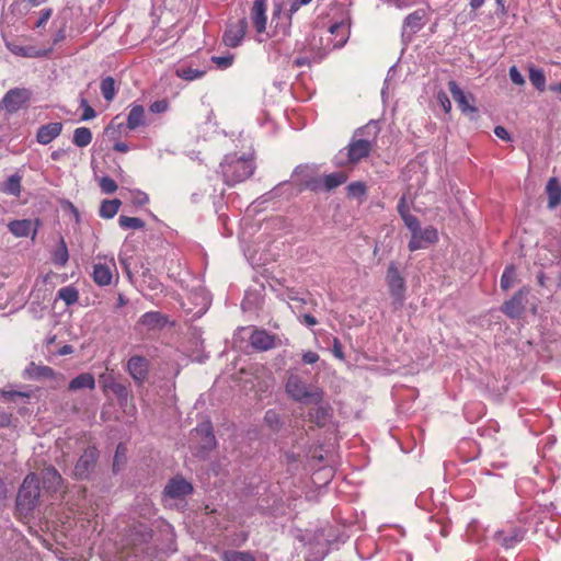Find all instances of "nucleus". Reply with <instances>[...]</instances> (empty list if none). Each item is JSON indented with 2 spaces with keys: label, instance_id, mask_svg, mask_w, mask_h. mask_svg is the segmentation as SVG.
Here are the masks:
<instances>
[{
  "label": "nucleus",
  "instance_id": "1",
  "mask_svg": "<svg viewBox=\"0 0 561 561\" xmlns=\"http://www.w3.org/2000/svg\"><path fill=\"white\" fill-rule=\"evenodd\" d=\"M221 174L227 185H236L249 179L255 169L252 159L228 154L220 163Z\"/></svg>",
  "mask_w": 561,
  "mask_h": 561
},
{
  "label": "nucleus",
  "instance_id": "2",
  "mask_svg": "<svg viewBox=\"0 0 561 561\" xmlns=\"http://www.w3.org/2000/svg\"><path fill=\"white\" fill-rule=\"evenodd\" d=\"M41 494L39 481L35 473H28L16 496V511L27 517L38 504Z\"/></svg>",
  "mask_w": 561,
  "mask_h": 561
},
{
  "label": "nucleus",
  "instance_id": "3",
  "mask_svg": "<svg viewBox=\"0 0 561 561\" xmlns=\"http://www.w3.org/2000/svg\"><path fill=\"white\" fill-rule=\"evenodd\" d=\"M286 392L298 402L320 404L323 399L318 388L310 390L299 376L291 375L286 382Z\"/></svg>",
  "mask_w": 561,
  "mask_h": 561
},
{
  "label": "nucleus",
  "instance_id": "4",
  "mask_svg": "<svg viewBox=\"0 0 561 561\" xmlns=\"http://www.w3.org/2000/svg\"><path fill=\"white\" fill-rule=\"evenodd\" d=\"M31 99V92L25 88H14L9 90L0 102V111L3 108L8 113H16Z\"/></svg>",
  "mask_w": 561,
  "mask_h": 561
},
{
  "label": "nucleus",
  "instance_id": "5",
  "mask_svg": "<svg viewBox=\"0 0 561 561\" xmlns=\"http://www.w3.org/2000/svg\"><path fill=\"white\" fill-rule=\"evenodd\" d=\"M374 145L373 140L354 137L346 147L347 163L354 165L367 158L373 151Z\"/></svg>",
  "mask_w": 561,
  "mask_h": 561
},
{
  "label": "nucleus",
  "instance_id": "6",
  "mask_svg": "<svg viewBox=\"0 0 561 561\" xmlns=\"http://www.w3.org/2000/svg\"><path fill=\"white\" fill-rule=\"evenodd\" d=\"M252 348L259 352L270 351L280 344L277 335L271 334L264 329H255L249 337Z\"/></svg>",
  "mask_w": 561,
  "mask_h": 561
},
{
  "label": "nucleus",
  "instance_id": "7",
  "mask_svg": "<svg viewBox=\"0 0 561 561\" xmlns=\"http://www.w3.org/2000/svg\"><path fill=\"white\" fill-rule=\"evenodd\" d=\"M192 483L182 476H175L170 479L163 489V495L172 500L184 499L192 494Z\"/></svg>",
  "mask_w": 561,
  "mask_h": 561
},
{
  "label": "nucleus",
  "instance_id": "8",
  "mask_svg": "<svg viewBox=\"0 0 561 561\" xmlns=\"http://www.w3.org/2000/svg\"><path fill=\"white\" fill-rule=\"evenodd\" d=\"M386 280L390 295L401 302L405 295V282L394 263L389 264Z\"/></svg>",
  "mask_w": 561,
  "mask_h": 561
},
{
  "label": "nucleus",
  "instance_id": "9",
  "mask_svg": "<svg viewBox=\"0 0 561 561\" xmlns=\"http://www.w3.org/2000/svg\"><path fill=\"white\" fill-rule=\"evenodd\" d=\"M248 28V21L245 18L239 20L236 23L228 24L224 35L222 42L227 47H238L245 36Z\"/></svg>",
  "mask_w": 561,
  "mask_h": 561
},
{
  "label": "nucleus",
  "instance_id": "10",
  "mask_svg": "<svg viewBox=\"0 0 561 561\" xmlns=\"http://www.w3.org/2000/svg\"><path fill=\"white\" fill-rule=\"evenodd\" d=\"M98 458L99 451L95 447L87 448L75 466V476L78 479H87L93 471Z\"/></svg>",
  "mask_w": 561,
  "mask_h": 561
},
{
  "label": "nucleus",
  "instance_id": "11",
  "mask_svg": "<svg viewBox=\"0 0 561 561\" xmlns=\"http://www.w3.org/2000/svg\"><path fill=\"white\" fill-rule=\"evenodd\" d=\"M39 226V219H35L34 221L31 219H18L10 221L8 224V229L16 238L31 236L32 239H35Z\"/></svg>",
  "mask_w": 561,
  "mask_h": 561
},
{
  "label": "nucleus",
  "instance_id": "12",
  "mask_svg": "<svg viewBox=\"0 0 561 561\" xmlns=\"http://www.w3.org/2000/svg\"><path fill=\"white\" fill-rule=\"evenodd\" d=\"M438 241V231L435 227L428 226L421 229L416 234L411 236L408 248L411 252L426 248L427 244H433Z\"/></svg>",
  "mask_w": 561,
  "mask_h": 561
},
{
  "label": "nucleus",
  "instance_id": "13",
  "mask_svg": "<svg viewBox=\"0 0 561 561\" xmlns=\"http://www.w3.org/2000/svg\"><path fill=\"white\" fill-rule=\"evenodd\" d=\"M127 371L136 382L142 383L149 371L148 359L139 355L131 356L127 362Z\"/></svg>",
  "mask_w": 561,
  "mask_h": 561
},
{
  "label": "nucleus",
  "instance_id": "14",
  "mask_svg": "<svg viewBox=\"0 0 561 561\" xmlns=\"http://www.w3.org/2000/svg\"><path fill=\"white\" fill-rule=\"evenodd\" d=\"M525 530L520 527L512 526L510 529L497 530L494 539L506 549L513 548L524 539Z\"/></svg>",
  "mask_w": 561,
  "mask_h": 561
},
{
  "label": "nucleus",
  "instance_id": "15",
  "mask_svg": "<svg viewBox=\"0 0 561 561\" xmlns=\"http://www.w3.org/2000/svg\"><path fill=\"white\" fill-rule=\"evenodd\" d=\"M267 0H255L251 8V21L257 33H264L267 23Z\"/></svg>",
  "mask_w": 561,
  "mask_h": 561
},
{
  "label": "nucleus",
  "instance_id": "16",
  "mask_svg": "<svg viewBox=\"0 0 561 561\" xmlns=\"http://www.w3.org/2000/svg\"><path fill=\"white\" fill-rule=\"evenodd\" d=\"M448 88L453 99L457 103L458 107L462 113H474L477 108L470 104V100H473L471 94H466L457 84L456 81L451 80L448 82Z\"/></svg>",
  "mask_w": 561,
  "mask_h": 561
},
{
  "label": "nucleus",
  "instance_id": "17",
  "mask_svg": "<svg viewBox=\"0 0 561 561\" xmlns=\"http://www.w3.org/2000/svg\"><path fill=\"white\" fill-rule=\"evenodd\" d=\"M44 489L50 493H56L62 488V477L53 466L46 467L42 471Z\"/></svg>",
  "mask_w": 561,
  "mask_h": 561
},
{
  "label": "nucleus",
  "instance_id": "18",
  "mask_svg": "<svg viewBox=\"0 0 561 561\" xmlns=\"http://www.w3.org/2000/svg\"><path fill=\"white\" fill-rule=\"evenodd\" d=\"M62 131V123L54 122L42 125L36 134V140L41 145H48Z\"/></svg>",
  "mask_w": 561,
  "mask_h": 561
},
{
  "label": "nucleus",
  "instance_id": "19",
  "mask_svg": "<svg viewBox=\"0 0 561 561\" xmlns=\"http://www.w3.org/2000/svg\"><path fill=\"white\" fill-rule=\"evenodd\" d=\"M525 293L518 290L510 300L505 301L502 311L510 318H518L524 311Z\"/></svg>",
  "mask_w": 561,
  "mask_h": 561
},
{
  "label": "nucleus",
  "instance_id": "20",
  "mask_svg": "<svg viewBox=\"0 0 561 561\" xmlns=\"http://www.w3.org/2000/svg\"><path fill=\"white\" fill-rule=\"evenodd\" d=\"M167 317L159 311H149L144 313L139 319V324L144 325L147 330H160L164 328Z\"/></svg>",
  "mask_w": 561,
  "mask_h": 561
},
{
  "label": "nucleus",
  "instance_id": "21",
  "mask_svg": "<svg viewBox=\"0 0 561 561\" xmlns=\"http://www.w3.org/2000/svg\"><path fill=\"white\" fill-rule=\"evenodd\" d=\"M197 436H201L204 440L203 448L211 449L216 446V438L213 431L210 421L203 422L194 430Z\"/></svg>",
  "mask_w": 561,
  "mask_h": 561
},
{
  "label": "nucleus",
  "instance_id": "22",
  "mask_svg": "<svg viewBox=\"0 0 561 561\" xmlns=\"http://www.w3.org/2000/svg\"><path fill=\"white\" fill-rule=\"evenodd\" d=\"M93 280L99 286H107L112 283V268L106 264L96 263L93 266Z\"/></svg>",
  "mask_w": 561,
  "mask_h": 561
},
{
  "label": "nucleus",
  "instance_id": "23",
  "mask_svg": "<svg viewBox=\"0 0 561 561\" xmlns=\"http://www.w3.org/2000/svg\"><path fill=\"white\" fill-rule=\"evenodd\" d=\"M104 387H105V389L110 390L116 397L118 404L121 407L126 405L127 402L129 400H131V396H130L128 388L121 382L112 381V382L105 383Z\"/></svg>",
  "mask_w": 561,
  "mask_h": 561
},
{
  "label": "nucleus",
  "instance_id": "24",
  "mask_svg": "<svg viewBox=\"0 0 561 561\" xmlns=\"http://www.w3.org/2000/svg\"><path fill=\"white\" fill-rule=\"evenodd\" d=\"M95 379L94 376L90 373H83L73 378L68 386V389L71 391H77L80 389H94Z\"/></svg>",
  "mask_w": 561,
  "mask_h": 561
},
{
  "label": "nucleus",
  "instance_id": "25",
  "mask_svg": "<svg viewBox=\"0 0 561 561\" xmlns=\"http://www.w3.org/2000/svg\"><path fill=\"white\" fill-rule=\"evenodd\" d=\"M26 373H27L28 377L32 379H41V378L53 379L56 376V374L51 367L45 366V365H37L34 362H32L27 366Z\"/></svg>",
  "mask_w": 561,
  "mask_h": 561
},
{
  "label": "nucleus",
  "instance_id": "26",
  "mask_svg": "<svg viewBox=\"0 0 561 561\" xmlns=\"http://www.w3.org/2000/svg\"><path fill=\"white\" fill-rule=\"evenodd\" d=\"M548 206L554 208L561 203V186L556 178H551L547 184Z\"/></svg>",
  "mask_w": 561,
  "mask_h": 561
},
{
  "label": "nucleus",
  "instance_id": "27",
  "mask_svg": "<svg viewBox=\"0 0 561 561\" xmlns=\"http://www.w3.org/2000/svg\"><path fill=\"white\" fill-rule=\"evenodd\" d=\"M322 178H323V191L330 192V191L339 187L340 185L344 184L347 181L348 175H347V173L340 171V172L327 174Z\"/></svg>",
  "mask_w": 561,
  "mask_h": 561
},
{
  "label": "nucleus",
  "instance_id": "28",
  "mask_svg": "<svg viewBox=\"0 0 561 561\" xmlns=\"http://www.w3.org/2000/svg\"><path fill=\"white\" fill-rule=\"evenodd\" d=\"M145 123V110L141 105H133L127 116V127L136 129Z\"/></svg>",
  "mask_w": 561,
  "mask_h": 561
},
{
  "label": "nucleus",
  "instance_id": "29",
  "mask_svg": "<svg viewBox=\"0 0 561 561\" xmlns=\"http://www.w3.org/2000/svg\"><path fill=\"white\" fill-rule=\"evenodd\" d=\"M21 181V175H19L18 173L12 174L11 176L8 178V180L4 183H2L1 192L8 195L19 197L22 188Z\"/></svg>",
  "mask_w": 561,
  "mask_h": 561
},
{
  "label": "nucleus",
  "instance_id": "30",
  "mask_svg": "<svg viewBox=\"0 0 561 561\" xmlns=\"http://www.w3.org/2000/svg\"><path fill=\"white\" fill-rule=\"evenodd\" d=\"M53 263L57 266L64 267L69 260L68 248L65 239L59 238L58 247L54 250L51 255Z\"/></svg>",
  "mask_w": 561,
  "mask_h": 561
},
{
  "label": "nucleus",
  "instance_id": "31",
  "mask_svg": "<svg viewBox=\"0 0 561 561\" xmlns=\"http://www.w3.org/2000/svg\"><path fill=\"white\" fill-rule=\"evenodd\" d=\"M121 205L122 202L117 198L103 201L100 206V217L104 219L113 218L118 213Z\"/></svg>",
  "mask_w": 561,
  "mask_h": 561
},
{
  "label": "nucleus",
  "instance_id": "32",
  "mask_svg": "<svg viewBox=\"0 0 561 561\" xmlns=\"http://www.w3.org/2000/svg\"><path fill=\"white\" fill-rule=\"evenodd\" d=\"M424 18H425V11L424 10H416V11L410 13L405 18L404 24L412 32H416V31L422 28Z\"/></svg>",
  "mask_w": 561,
  "mask_h": 561
},
{
  "label": "nucleus",
  "instance_id": "33",
  "mask_svg": "<svg viewBox=\"0 0 561 561\" xmlns=\"http://www.w3.org/2000/svg\"><path fill=\"white\" fill-rule=\"evenodd\" d=\"M72 141L76 146L83 148L92 141V133L88 127H78L73 131Z\"/></svg>",
  "mask_w": 561,
  "mask_h": 561
},
{
  "label": "nucleus",
  "instance_id": "34",
  "mask_svg": "<svg viewBox=\"0 0 561 561\" xmlns=\"http://www.w3.org/2000/svg\"><path fill=\"white\" fill-rule=\"evenodd\" d=\"M57 296L59 299H61L67 306L75 305L79 300V291L73 286H65L61 287Z\"/></svg>",
  "mask_w": 561,
  "mask_h": 561
},
{
  "label": "nucleus",
  "instance_id": "35",
  "mask_svg": "<svg viewBox=\"0 0 561 561\" xmlns=\"http://www.w3.org/2000/svg\"><path fill=\"white\" fill-rule=\"evenodd\" d=\"M517 280L516 268L514 265H508L505 267L502 277H501V287L504 290L510 289L514 286Z\"/></svg>",
  "mask_w": 561,
  "mask_h": 561
},
{
  "label": "nucleus",
  "instance_id": "36",
  "mask_svg": "<svg viewBox=\"0 0 561 561\" xmlns=\"http://www.w3.org/2000/svg\"><path fill=\"white\" fill-rule=\"evenodd\" d=\"M118 225L122 229L128 230V229H142L145 227V221L141 218L137 217H128V216H119L118 218Z\"/></svg>",
  "mask_w": 561,
  "mask_h": 561
},
{
  "label": "nucleus",
  "instance_id": "37",
  "mask_svg": "<svg viewBox=\"0 0 561 561\" xmlns=\"http://www.w3.org/2000/svg\"><path fill=\"white\" fill-rule=\"evenodd\" d=\"M100 89H101V93H102L103 98L107 102H111L114 100L115 94H116V89H115V80L112 77L104 78L101 81Z\"/></svg>",
  "mask_w": 561,
  "mask_h": 561
},
{
  "label": "nucleus",
  "instance_id": "38",
  "mask_svg": "<svg viewBox=\"0 0 561 561\" xmlns=\"http://www.w3.org/2000/svg\"><path fill=\"white\" fill-rule=\"evenodd\" d=\"M529 80L539 92L546 90V76L541 69L530 68Z\"/></svg>",
  "mask_w": 561,
  "mask_h": 561
},
{
  "label": "nucleus",
  "instance_id": "39",
  "mask_svg": "<svg viewBox=\"0 0 561 561\" xmlns=\"http://www.w3.org/2000/svg\"><path fill=\"white\" fill-rule=\"evenodd\" d=\"M175 75L183 80L193 81L202 78L205 75V71L194 69L192 67H179L175 70Z\"/></svg>",
  "mask_w": 561,
  "mask_h": 561
},
{
  "label": "nucleus",
  "instance_id": "40",
  "mask_svg": "<svg viewBox=\"0 0 561 561\" xmlns=\"http://www.w3.org/2000/svg\"><path fill=\"white\" fill-rule=\"evenodd\" d=\"M221 558L224 561H255V558L247 551H225Z\"/></svg>",
  "mask_w": 561,
  "mask_h": 561
},
{
  "label": "nucleus",
  "instance_id": "41",
  "mask_svg": "<svg viewBox=\"0 0 561 561\" xmlns=\"http://www.w3.org/2000/svg\"><path fill=\"white\" fill-rule=\"evenodd\" d=\"M346 191L350 197L359 198L366 195L367 186L364 182L356 181L348 184Z\"/></svg>",
  "mask_w": 561,
  "mask_h": 561
},
{
  "label": "nucleus",
  "instance_id": "42",
  "mask_svg": "<svg viewBox=\"0 0 561 561\" xmlns=\"http://www.w3.org/2000/svg\"><path fill=\"white\" fill-rule=\"evenodd\" d=\"M264 422L266 423V425L273 430V431H277L279 430V427L282 426V420H280V416L279 414L274 411V410H268L266 411L265 415H264Z\"/></svg>",
  "mask_w": 561,
  "mask_h": 561
},
{
  "label": "nucleus",
  "instance_id": "43",
  "mask_svg": "<svg viewBox=\"0 0 561 561\" xmlns=\"http://www.w3.org/2000/svg\"><path fill=\"white\" fill-rule=\"evenodd\" d=\"M9 49L18 55V56H22V57H39L42 56V54L39 51H36L33 47H26V46H18V45H9L8 46Z\"/></svg>",
  "mask_w": 561,
  "mask_h": 561
},
{
  "label": "nucleus",
  "instance_id": "44",
  "mask_svg": "<svg viewBox=\"0 0 561 561\" xmlns=\"http://www.w3.org/2000/svg\"><path fill=\"white\" fill-rule=\"evenodd\" d=\"M99 186L104 194H112L117 190L116 182L110 176L100 178Z\"/></svg>",
  "mask_w": 561,
  "mask_h": 561
},
{
  "label": "nucleus",
  "instance_id": "45",
  "mask_svg": "<svg viewBox=\"0 0 561 561\" xmlns=\"http://www.w3.org/2000/svg\"><path fill=\"white\" fill-rule=\"evenodd\" d=\"M1 397L9 402H15L18 398L28 399L30 392L15 391V390H1Z\"/></svg>",
  "mask_w": 561,
  "mask_h": 561
},
{
  "label": "nucleus",
  "instance_id": "46",
  "mask_svg": "<svg viewBox=\"0 0 561 561\" xmlns=\"http://www.w3.org/2000/svg\"><path fill=\"white\" fill-rule=\"evenodd\" d=\"M310 420L318 425H323L328 417V410L323 407H318L314 412H309Z\"/></svg>",
  "mask_w": 561,
  "mask_h": 561
},
{
  "label": "nucleus",
  "instance_id": "47",
  "mask_svg": "<svg viewBox=\"0 0 561 561\" xmlns=\"http://www.w3.org/2000/svg\"><path fill=\"white\" fill-rule=\"evenodd\" d=\"M402 220L404 221L407 228L411 231V236L416 234V232L421 230L419 219L412 214L403 216Z\"/></svg>",
  "mask_w": 561,
  "mask_h": 561
},
{
  "label": "nucleus",
  "instance_id": "48",
  "mask_svg": "<svg viewBox=\"0 0 561 561\" xmlns=\"http://www.w3.org/2000/svg\"><path fill=\"white\" fill-rule=\"evenodd\" d=\"M211 61L217 65L218 68L226 69L233 62V56H214Z\"/></svg>",
  "mask_w": 561,
  "mask_h": 561
},
{
  "label": "nucleus",
  "instance_id": "49",
  "mask_svg": "<svg viewBox=\"0 0 561 561\" xmlns=\"http://www.w3.org/2000/svg\"><path fill=\"white\" fill-rule=\"evenodd\" d=\"M51 14H53L51 8H46V9L41 10L39 18L35 23V27L36 28L44 27L46 25V23L48 22V20L51 18Z\"/></svg>",
  "mask_w": 561,
  "mask_h": 561
},
{
  "label": "nucleus",
  "instance_id": "50",
  "mask_svg": "<svg viewBox=\"0 0 561 561\" xmlns=\"http://www.w3.org/2000/svg\"><path fill=\"white\" fill-rule=\"evenodd\" d=\"M305 186L312 192L323 191V178H311L305 182Z\"/></svg>",
  "mask_w": 561,
  "mask_h": 561
},
{
  "label": "nucleus",
  "instance_id": "51",
  "mask_svg": "<svg viewBox=\"0 0 561 561\" xmlns=\"http://www.w3.org/2000/svg\"><path fill=\"white\" fill-rule=\"evenodd\" d=\"M510 78L512 82L516 85H523L525 84V79L523 75L518 71L516 66H512L510 68Z\"/></svg>",
  "mask_w": 561,
  "mask_h": 561
},
{
  "label": "nucleus",
  "instance_id": "52",
  "mask_svg": "<svg viewBox=\"0 0 561 561\" xmlns=\"http://www.w3.org/2000/svg\"><path fill=\"white\" fill-rule=\"evenodd\" d=\"M81 106L83 107V113L81 116L82 121H89L95 117V111L88 104L85 99L81 100Z\"/></svg>",
  "mask_w": 561,
  "mask_h": 561
},
{
  "label": "nucleus",
  "instance_id": "53",
  "mask_svg": "<svg viewBox=\"0 0 561 561\" xmlns=\"http://www.w3.org/2000/svg\"><path fill=\"white\" fill-rule=\"evenodd\" d=\"M168 107H169V103L167 100H159V101L153 102L150 105V111L152 113H163L168 110Z\"/></svg>",
  "mask_w": 561,
  "mask_h": 561
},
{
  "label": "nucleus",
  "instance_id": "54",
  "mask_svg": "<svg viewBox=\"0 0 561 561\" xmlns=\"http://www.w3.org/2000/svg\"><path fill=\"white\" fill-rule=\"evenodd\" d=\"M437 101L444 108L445 113H449L451 111V102L449 101L447 94L445 92H439L437 94Z\"/></svg>",
  "mask_w": 561,
  "mask_h": 561
},
{
  "label": "nucleus",
  "instance_id": "55",
  "mask_svg": "<svg viewBox=\"0 0 561 561\" xmlns=\"http://www.w3.org/2000/svg\"><path fill=\"white\" fill-rule=\"evenodd\" d=\"M397 209H398V213H399L401 218H403V216L410 215L408 203H407V196L405 195H403L399 199Z\"/></svg>",
  "mask_w": 561,
  "mask_h": 561
},
{
  "label": "nucleus",
  "instance_id": "56",
  "mask_svg": "<svg viewBox=\"0 0 561 561\" xmlns=\"http://www.w3.org/2000/svg\"><path fill=\"white\" fill-rule=\"evenodd\" d=\"M494 134L496 137H499L502 140H505V141L511 140V136H510L507 129L503 126H496L494 128Z\"/></svg>",
  "mask_w": 561,
  "mask_h": 561
},
{
  "label": "nucleus",
  "instance_id": "57",
  "mask_svg": "<svg viewBox=\"0 0 561 561\" xmlns=\"http://www.w3.org/2000/svg\"><path fill=\"white\" fill-rule=\"evenodd\" d=\"M319 360V355L316 353V352H306L304 355H302V362L305 364H314Z\"/></svg>",
  "mask_w": 561,
  "mask_h": 561
},
{
  "label": "nucleus",
  "instance_id": "58",
  "mask_svg": "<svg viewBox=\"0 0 561 561\" xmlns=\"http://www.w3.org/2000/svg\"><path fill=\"white\" fill-rule=\"evenodd\" d=\"M333 354L335 357L340 358V359H344V354H343V351H342V345H341V342L337 337H334L333 340V350H332Z\"/></svg>",
  "mask_w": 561,
  "mask_h": 561
},
{
  "label": "nucleus",
  "instance_id": "59",
  "mask_svg": "<svg viewBox=\"0 0 561 561\" xmlns=\"http://www.w3.org/2000/svg\"><path fill=\"white\" fill-rule=\"evenodd\" d=\"M125 453H126L125 446L123 444H119L117 446L116 453H115V458H114V463H113L114 469L116 468L121 458L123 459L125 457Z\"/></svg>",
  "mask_w": 561,
  "mask_h": 561
},
{
  "label": "nucleus",
  "instance_id": "60",
  "mask_svg": "<svg viewBox=\"0 0 561 561\" xmlns=\"http://www.w3.org/2000/svg\"><path fill=\"white\" fill-rule=\"evenodd\" d=\"M66 38V25L64 24L55 34L53 44L57 45Z\"/></svg>",
  "mask_w": 561,
  "mask_h": 561
},
{
  "label": "nucleus",
  "instance_id": "61",
  "mask_svg": "<svg viewBox=\"0 0 561 561\" xmlns=\"http://www.w3.org/2000/svg\"><path fill=\"white\" fill-rule=\"evenodd\" d=\"M302 320L309 327L316 325L318 323V320L311 314H304Z\"/></svg>",
  "mask_w": 561,
  "mask_h": 561
},
{
  "label": "nucleus",
  "instance_id": "62",
  "mask_svg": "<svg viewBox=\"0 0 561 561\" xmlns=\"http://www.w3.org/2000/svg\"><path fill=\"white\" fill-rule=\"evenodd\" d=\"M344 30H345V27H344V25H343V24H341V23H335V24H333V25H331V26L329 27V32H330L331 34H337L340 31H344Z\"/></svg>",
  "mask_w": 561,
  "mask_h": 561
},
{
  "label": "nucleus",
  "instance_id": "63",
  "mask_svg": "<svg viewBox=\"0 0 561 561\" xmlns=\"http://www.w3.org/2000/svg\"><path fill=\"white\" fill-rule=\"evenodd\" d=\"M66 153V151L64 149H57L55 151L51 152L50 154V158L51 160L54 161H58L61 159V157Z\"/></svg>",
  "mask_w": 561,
  "mask_h": 561
},
{
  "label": "nucleus",
  "instance_id": "64",
  "mask_svg": "<svg viewBox=\"0 0 561 561\" xmlns=\"http://www.w3.org/2000/svg\"><path fill=\"white\" fill-rule=\"evenodd\" d=\"M114 150L117 152H127L128 146L125 142H116L114 145Z\"/></svg>",
  "mask_w": 561,
  "mask_h": 561
}]
</instances>
